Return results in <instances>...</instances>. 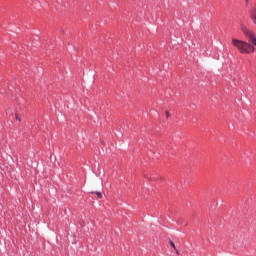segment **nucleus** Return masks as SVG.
<instances>
[{
  "instance_id": "nucleus-2",
  "label": "nucleus",
  "mask_w": 256,
  "mask_h": 256,
  "mask_svg": "<svg viewBox=\"0 0 256 256\" xmlns=\"http://www.w3.org/2000/svg\"><path fill=\"white\" fill-rule=\"evenodd\" d=\"M169 243L173 247V249L176 251V253L179 254V250H177V247H175V243L173 242V240H170Z\"/></svg>"
},
{
  "instance_id": "nucleus-1",
  "label": "nucleus",
  "mask_w": 256,
  "mask_h": 256,
  "mask_svg": "<svg viewBox=\"0 0 256 256\" xmlns=\"http://www.w3.org/2000/svg\"><path fill=\"white\" fill-rule=\"evenodd\" d=\"M232 45L238 49L240 53H255V45L242 40L232 39Z\"/></svg>"
},
{
  "instance_id": "nucleus-5",
  "label": "nucleus",
  "mask_w": 256,
  "mask_h": 256,
  "mask_svg": "<svg viewBox=\"0 0 256 256\" xmlns=\"http://www.w3.org/2000/svg\"><path fill=\"white\" fill-rule=\"evenodd\" d=\"M166 117L169 119V111H166Z\"/></svg>"
},
{
  "instance_id": "nucleus-4",
  "label": "nucleus",
  "mask_w": 256,
  "mask_h": 256,
  "mask_svg": "<svg viewBox=\"0 0 256 256\" xmlns=\"http://www.w3.org/2000/svg\"><path fill=\"white\" fill-rule=\"evenodd\" d=\"M15 118L18 120V121H21V118H19V116L16 114L15 115Z\"/></svg>"
},
{
  "instance_id": "nucleus-3",
  "label": "nucleus",
  "mask_w": 256,
  "mask_h": 256,
  "mask_svg": "<svg viewBox=\"0 0 256 256\" xmlns=\"http://www.w3.org/2000/svg\"><path fill=\"white\" fill-rule=\"evenodd\" d=\"M96 195L98 197V199H101L103 197V195L101 194V192H96Z\"/></svg>"
},
{
  "instance_id": "nucleus-6",
  "label": "nucleus",
  "mask_w": 256,
  "mask_h": 256,
  "mask_svg": "<svg viewBox=\"0 0 256 256\" xmlns=\"http://www.w3.org/2000/svg\"><path fill=\"white\" fill-rule=\"evenodd\" d=\"M246 3H249V0H245Z\"/></svg>"
}]
</instances>
